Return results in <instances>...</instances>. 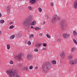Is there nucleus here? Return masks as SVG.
Masks as SVG:
<instances>
[{
  "mask_svg": "<svg viewBox=\"0 0 77 77\" xmlns=\"http://www.w3.org/2000/svg\"><path fill=\"white\" fill-rule=\"evenodd\" d=\"M7 74H9L10 77H14L15 75V77H20V76L18 75V72L17 70H15L13 71L12 69H10L8 70H7L6 72Z\"/></svg>",
  "mask_w": 77,
  "mask_h": 77,
  "instance_id": "obj_1",
  "label": "nucleus"
},
{
  "mask_svg": "<svg viewBox=\"0 0 77 77\" xmlns=\"http://www.w3.org/2000/svg\"><path fill=\"white\" fill-rule=\"evenodd\" d=\"M32 21L31 19H26L24 20L22 23V24L24 27L27 28H29Z\"/></svg>",
  "mask_w": 77,
  "mask_h": 77,
  "instance_id": "obj_2",
  "label": "nucleus"
},
{
  "mask_svg": "<svg viewBox=\"0 0 77 77\" xmlns=\"http://www.w3.org/2000/svg\"><path fill=\"white\" fill-rule=\"evenodd\" d=\"M72 58V56L71 55L68 56V59L70 60L69 62V63L71 65H75V64L77 63V59L71 60Z\"/></svg>",
  "mask_w": 77,
  "mask_h": 77,
  "instance_id": "obj_3",
  "label": "nucleus"
},
{
  "mask_svg": "<svg viewBox=\"0 0 77 77\" xmlns=\"http://www.w3.org/2000/svg\"><path fill=\"white\" fill-rule=\"evenodd\" d=\"M50 66V63L47 62L45 64H44L42 66V71L44 72H45L46 69H48Z\"/></svg>",
  "mask_w": 77,
  "mask_h": 77,
  "instance_id": "obj_4",
  "label": "nucleus"
},
{
  "mask_svg": "<svg viewBox=\"0 0 77 77\" xmlns=\"http://www.w3.org/2000/svg\"><path fill=\"white\" fill-rule=\"evenodd\" d=\"M65 20H62L60 22V24L61 26V29L62 30H65V28L64 26L65 24Z\"/></svg>",
  "mask_w": 77,
  "mask_h": 77,
  "instance_id": "obj_5",
  "label": "nucleus"
},
{
  "mask_svg": "<svg viewBox=\"0 0 77 77\" xmlns=\"http://www.w3.org/2000/svg\"><path fill=\"white\" fill-rule=\"evenodd\" d=\"M57 20V15H55L52 19L51 22L52 23H56Z\"/></svg>",
  "mask_w": 77,
  "mask_h": 77,
  "instance_id": "obj_6",
  "label": "nucleus"
},
{
  "mask_svg": "<svg viewBox=\"0 0 77 77\" xmlns=\"http://www.w3.org/2000/svg\"><path fill=\"white\" fill-rule=\"evenodd\" d=\"M70 36V34L69 33H64L63 34V37L65 39H66L67 38H69Z\"/></svg>",
  "mask_w": 77,
  "mask_h": 77,
  "instance_id": "obj_7",
  "label": "nucleus"
},
{
  "mask_svg": "<svg viewBox=\"0 0 77 77\" xmlns=\"http://www.w3.org/2000/svg\"><path fill=\"white\" fill-rule=\"evenodd\" d=\"M22 57H23L22 54L20 53L17 56V59L18 60H22Z\"/></svg>",
  "mask_w": 77,
  "mask_h": 77,
  "instance_id": "obj_8",
  "label": "nucleus"
},
{
  "mask_svg": "<svg viewBox=\"0 0 77 77\" xmlns=\"http://www.w3.org/2000/svg\"><path fill=\"white\" fill-rule=\"evenodd\" d=\"M60 55L62 59H63V58H65V54L63 52H61L60 53Z\"/></svg>",
  "mask_w": 77,
  "mask_h": 77,
  "instance_id": "obj_9",
  "label": "nucleus"
},
{
  "mask_svg": "<svg viewBox=\"0 0 77 77\" xmlns=\"http://www.w3.org/2000/svg\"><path fill=\"white\" fill-rule=\"evenodd\" d=\"M73 7L75 9H77V0L74 2Z\"/></svg>",
  "mask_w": 77,
  "mask_h": 77,
  "instance_id": "obj_10",
  "label": "nucleus"
},
{
  "mask_svg": "<svg viewBox=\"0 0 77 77\" xmlns=\"http://www.w3.org/2000/svg\"><path fill=\"white\" fill-rule=\"evenodd\" d=\"M27 58L28 59V60H30L31 59H32V57H32V55L31 54H28L27 55Z\"/></svg>",
  "mask_w": 77,
  "mask_h": 77,
  "instance_id": "obj_11",
  "label": "nucleus"
},
{
  "mask_svg": "<svg viewBox=\"0 0 77 77\" xmlns=\"http://www.w3.org/2000/svg\"><path fill=\"white\" fill-rule=\"evenodd\" d=\"M30 3L33 5L36 3V0H30Z\"/></svg>",
  "mask_w": 77,
  "mask_h": 77,
  "instance_id": "obj_12",
  "label": "nucleus"
},
{
  "mask_svg": "<svg viewBox=\"0 0 77 77\" xmlns=\"http://www.w3.org/2000/svg\"><path fill=\"white\" fill-rule=\"evenodd\" d=\"M7 10L8 12H10V10H11V7L8 6L7 7Z\"/></svg>",
  "mask_w": 77,
  "mask_h": 77,
  "instance_id": "obj_13",
  "label": "nucleus"
},
{
  "mask_svg": "<svg viewBox=\"0 0 77 77\" xmlns=\"http://www.w3.org/2000/svg\"><path fill=\"white\" fill-rule=\"evenodd\" d=\"M73 35L74 36H77V34L75 31H74L73 32Z\"/></svg>",
  "mask_w": 77,
  "mask_h": 77,
  "instance_id": "obj_14",
  "label": "nucleus"
},
{
  "mask_svg": "<svg viewBox=\"0 0 77 77\" xmlns=\"http://www.w3.org/2000/svg\"><path fill=\"white\" fill-rule=\"evenodd\" d=\"M75 50H76V48L75 47L72 48L71 49V52H73Z\"/></svg>",
  "mask_w": 77,
  "mask_h": 77,
  "instance_id": "obj_15",
  "label": "nucleus"
},
{
  "mask_svg": "<svg viewBox=\"0 0 77 77\" xmlns=\"http://www.w3.org/2000/svg\"><path fill=\"white\" fill-rule=\"evenodd\" d=\"M34 36V35L32 34H30L29 36V38L30 39H32Z\"/></svg>",
  "mask_w": 77,
  "mask_h": 77,
  "instance_id": "obj_16",
  "label": "nucleus"
},
{
  "mask_svg": "<svg viewBox=\"0 0 77 77\" xmlns=\"http://www.w3.org/2000/svg\"><path fill=\"white\" fill-rule=\"evenodd\" d=\"M17 36L18 38H20V37H21L22 35H21V34L19 33L17 35Z\"/></svg>",
  "mask_w": 77,
  "mask_h": 77,
  "instance_id": "obj_17",
  "label": "nucleus"
},
{
  "mask_svg": "<svg viewBox=\"0 0 77 77\" xmlns=\"http://www.w3.org/2000/svg\"><path fill=\"white\" fill-rule=\"evenodd\" d=\"M7 49L8 50H9L10 48H11V46L10 45L8 44L7 45Z\"/></svg>",
  "mask_w": 77,
  "mask_h": 77,
  "instance_id": "obj_18",
  "label": "nucleus"
},
{
  "mask_svg": "<svg viewBox=\"0 0 77 77\" xmlns=\"http://www.w3.org/2000/svg\"><path fill=\"white\" fill-rule=\"evenodd\" d=\"M36 24V22L33 21L31 23V25L32 26H34Z\"/></svg>",
  "mask_w": 77,
  "mask_h": 77,
  "instance_id": "obj_19",
  "label": "nucleus"
},
{
  "mask_svg": "<svg viewBox=\"0 0 77 77\" xmlns=\"http://www.w3.org/2000/svg\"><path fill=\"white\" fill-rule=\"evenodd\" d=\"M14 38H15V35H12L10 37V39H14Z\"/></svg>",
  "mask_w": 77,
  "mask_h": 77,
  "instance_id": "obj_20",
  "label": "nucleus"
},
{
  "mask_svg": "<svg viewBox=\"0 0 77 77\" xmlns=\"http://www.w3.org/2000/svg\"><path fill=\"white\" fill-rule=\"evenodd\" d=\"M57 41L58 42H60V41H61V38H57Z\"/></svg>",
  "mask_w": 77,
  "mask_h": 77,
  "instance_id": "obj_21",
  "label": "nucleus"
},
{
  "mask_svg": "<svg viewBox=\"0 0 77 77\" xmlns=\"http://www.w3.org/2000/svg\"><path fill=\"white\" fill-rule=\"evenodd\" d=\"M14 27V26L13 25H11L10 26L9 29H13Z\"/></svg>",
  "mask_w": 77,
  "mask_h": 77,
  "instance_id": "obj_22",
  "label": "nucleus"
},
{
  "mask_svg": "<svg viewBox=\"0 0 77 77\" xmlns=\"http://www.w3.org/2000/svg\"><path fill=\"white\" fill-rule=\"evenodd\" d=\"M0 23H5V21L3 20H1L0 21Z\"/></svg>",
  "mask_w": 77,
  "mask_h": 77,
  "instance_id": "obj_23",
  "label": "nucleus"
},
{
  "mask_svg": "<svg viewBox=\"0 0 77 77\" xmlns=\"http://www.w3.org/2000/svg\"><path fill=\"white\" fill-rule=\"evenodd\" d=\"M38 11H39V12H42V9H41V8L39 7L38 9Z\"/></svg>",
  "mask_w": 77,
  "mask_h": 77,
  "instance_id": "obj_24",
  "label": "nucleus"
},
{
  "mask_svg": "<svg viewBox=\"0 0 77 77\" xmlns=\"http://www.w3.org/2000/svg\"><path fill=\"white\" fill-rule=\"evenodd\" d=\"M46 36L48 38H51L50 35H49L48 34L46 35Z\"/></svg>",
  "mask_w": 77,
  "mask_h": 77,
  "instance_id": "obj_25",
  "label": "nucleus"
},
{
  "mask_svg": "<svg viewBox=\"0 0 77 77\" xmlns=\"http://www.w3.org/2000/svg\"><path fill=\"white\" fill-rule=\"evenodd\" d=\"M28 8L29 10H30V11H32V7L30 6H29Z\"/></svg>",
  "mask_w": 77,
  "mask_h": 77,
  "instance_id": "obj_26",
  "label": "nucleus"
},
{
  "mask_svg": "<svg viewBox=\"0 0 77 77\" xmlns=\"http://www.w3.org/2000/svg\"><path fill=\"white\" fill-rule=\"evenodd\" d=\"M53 64H56V61L55 60H53L52 61Z\"/></svg>",
  "mask_w": 77,
  "mask_h": 77,
  "instance_id": "obj_27",
  "label": "nucleus"
},
{
  "mask_svg": "<svg viewBox=\"0 0 77 77\" xmlns=\"http://www.w3.org/2000/svg\"><path fill=\"white\" fill-rule=\"evenodd\" d=\"M27 43L29 45H30V44H32V43L30 42V41H29Z\"/></svg>",
  "mask_w": 77,
  "mask_h": 77,
  "instance_id": "obj_28",
  "label": "nucleus"
},
{
  "mask_svg": "<svg viewBox=\"0 0 77 77\" xmlns=\"http://www.w3.org/2000/svg\"><path fill=\"white\" fill-rule=\"evenodd\" d=\"M73 41L75 43V44H76V45H77V42L76 41V40H75V39H73Z\"/></svg>",
  "mask_w": 77,
  "mask_h": 77,
  "instance_id": "obj_29",
  "label": "nucleus"
},
{
  "mask_svg": "<svg viewBox=\"0 0 77 77\" xmlns=\"http://www.w3.org/2000/svg\"><path fill=\"white\" fill-rule=\"evenodd\" d=\"M29 69H33V66H29Z\"/></svg>",
  "mask_w": 77,
  "mask_h": 77,
  "instance_id": "obj_30",
  "label": "nucleus"
},
{
  "mask_svg": "<svg viewBox=\"0 0 77 77\" xmlns=\"http://www.w3.org/2000/svg\"><path fill=\"white\" fill-rule=\"evenodd\" d=\"M10 63L11 64H13L14 63V62L11 60L10 61Z\"/></svg>",
  "mask_w": 77,
  "mask_h": 77,
  "instance_id": "obj_31",
  "label": "nucleus"
},
{
  "mask_svg": "<svg viewBox=\"0 0 77 77\" xmlns=\"http://www.w3.org/2000/svg\"><path fill=\"white\" fill-rule=\"evenodd\" d=\"M33 29H35V30H38V29H39V28H38L37 27H36L35 28H33Z\"/></svg>",
  "mask_w": 77,
  "mask_h": 77,
  "instance_id": "obj_32",
  "label": "nucleus"
},
{
  "mask_svg": "<svg viewBox=\"0 0 77 77\" xmlns=\"http://www.w3.org/2000/svg\"><path fill=\"white\" fill-rule=\"evenodd\" d=\"M34 51H35V52H38V49L37 48H35L34 49Z\"/></svg>",
  "mask_w": 77,
  "mask_h": 77,
  "instance_id": "obj_33",
  "label": "nucleus"
},
{
  "mask_svg": "<svg viewBox=\"0 0 77 77\" xmlns=\"http://www.w3.org/2000/svg\"><path fill=\"white\" fill-rule=\"evenodd\" d=\"M43 46H44V47H47V44L45 43H43Z\"/></svg>",
  "mask_w": 77,
  "mask_h": 77,
  "instance_id": "obj_34",
  "label": "nucleus"
},
{
  "mask_svg": "<svg viewBox=\"0 0 77 77\" xmlns=\"http://www.w3.org/2000/svg\"><path fill=\"white\" fill-rule=\"evenodd\" d=\"M25 69L26 70V71H28V68L27 67H25Z\"/></svg>",
  "mask_w": 77,
  "mask_h": 77,
  "instance_id": "obj_35",
  "label": "nucleus"
},
{
  "mask_svg": "<svg viewBox=\"0 0 77 77\" xmlns=\"http://www.w3.org/2000/svg\"><path fill=\"white\" fill-rule=\"evenodd\" d=\"M42 35H43V34L42 33H40L39 34V36H42Z\"/></svg>",
  "mask_w": 77,
  "mask_h": 77,
  "instance_id": "obj_36",
  "label": "nucleus"
},
{
  "mask_svg": "<svg viewBox=\"0 0 77 77\" xmlns=\"http://www.w3.org/2000/svg\"><path fill=\"white\" fill-rule=\"evenodd\" d=\"M41 44L40 43L38 45V47H40V46H41Z\"/></svg>",
  "mask_w": 77,
  "mask_h": 77,
  "instance_id": "obj_37",
  "label": "nucleus"
},
{
  "mask_svg": "<svg viewBox=\"0 0 77 77\" xmlns=\"http://www.w3.org/2000/svg\"><path fill=\"white\" fill-rule=\"evenodd\" d=\"M43 50H47V48H43Z\"/></svg>",
  "mask_w": 77,
  "mask_h": 77,
  "instance_id": "obj_38",
  "label": "nucleus"
},
{
  "mask_svg": "<svg viewBox=\"0 0 77 77\" xmlns=\"http://www.w3.org/2000/svg\"><path fill=\"white\" fill-rule=\"evenodd\" d=\"M35 69H38V67L36 66L35 67Z\"/></svg>",
  "mask_w": 77,
  "mask_h": 77,
  "instance_id": "obj_39",
  "label": "nucleus"
},
{
  "mask_svg": "<svg viewBox=\"0 0 77 77\" xmlns=\"http://www.w3.org/2000/svg\"><path fill=\"white\" fill-rule=\"evenodd\" d=\"M51 5L52 6H53V5H54V4H53V3H52Z\"/></svg>",
  "mask_w": 77,
  "mask_h": 77,
  "instance_id": "obj_40",
  "label": "nucleus"
},
{
  "mask_svg": "<svg viewBox=\"0 0 77 77\" xmlns=\"http://www.w3.org/2000/svg\"><path fill=\"white\" fill-rule=\"evenodd\" d=\"M38 45H35V47H38V48H39V46H38Z\"/></svg>",
  "mask_w": 77,
  "mask_h": 77,
  "instance_id": "obj_41",
  "label": "nucleus"
},
{
  "mask_svg": "<svg viewBox=\"0 0 77 77\" xmlns=\"http://www.w3.org/2000/svg\"><path fill=\"white\" fill-rule=\"evenodd\" d=\"M13 24V22H11L10 23V25H11V24Z\"/></svg>",
  "mask_w": 77,
  "mask_h": 77,
  "instance_id": "obj_42",
  "label": "nucleus"
},
{
  "mask_svg": "<svg viewBox=\"0 0 77 77\" xmlns=\"http://www.w3.org/2000/svg\"><path fill=\"white\" fill-rule=\"evenodd\" d=\"M60 17H58V20H60Z\"/></svg>",
  "mask_w": 77,
  "mask_h": 77,
  "instance_id": "obj_43",
  "label": "nucleus"
},
{
  "mask_svg": "<svg viewBox=\"0 0 77 77\" xmlns=\"http://www.w3.org/2000/svg\"><path fill=\"white\" fill-rule=\"evenodd\" d=\"M45 21H44L43 23V24H45Z\"/></svg>",
  "mask_w": 77,
  "mask_h": 77,
  "instance_id": "obj_44",
  "label": "nucleus"
},
{
  "mask_svg": "<svg viewBox=\"0 0 77 77\" xmlns=\"http://www.w3.org/2000/svg\"><path fill=\"white\" fill-rule=\"evenodd\" d=\"M2 14L1 13H0V17H2Z\"/></svg>",
  "mask_w": 77,
  "mask_h": 77,
  "instance_id": "obj_45",
  "label": "nucleus"
},
{
  "mask_svg": "<svg viewBox=\"0 0 77 77\" xmlns=\"http://www.w3.org/2000/svg\"><path fill=\"white\" fill-rule=\"evenodd\" d=\"M2 34V31H0V35Z\"/></svg>",
  "mask_w": 77,
  "mask_h": 77,
  "instance_id": "obj_46",
  "label": "nucleus"
},
{
  "mask_svg": "<svg viewBox=\"0 0 77 77\" xmlns=\"http://www.w3.org/2000/svg\"><path fill=\"white\" fill-rule=\"evenodd\" d=\"M21 66V64H20L19 65V66Z\"/></svg>",
  "mask_w": 77,
  "mask_h": 77,
  "instance_id": "obj_47",
  "label": "nucleus"
},
{
  "mask_svg": "<svg viewBox=\"0 0 77 77\" xmlns=\"http://www.w3.org/2000/svg\"><path fill=\"white\" fill-rule=\"evenodd\" d=\"M33 26H32L31 27V29H33Z\"/></svg>",
  "mask_w": 77,
  "mask_h": 77,
  "instance_id": "obj_48",
  "label": "nucleus"
}]
</instances>
